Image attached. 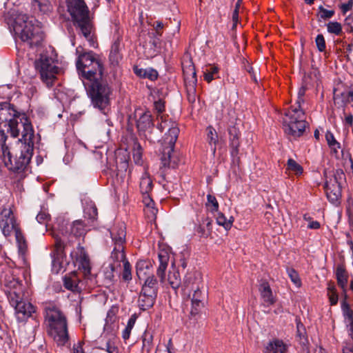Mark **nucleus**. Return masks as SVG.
Returning <instances> with one entry per match:
<instances>
[{
  "label": "nucleus",
  "mask_w": 353,
  "mask_h": 353,
  "mask_svg": "<svg viewBox=\"0 0 353 353\" xmlns=\"http://www.w3.org/2000/svg\"><path fill=\"white\" fill-rule=\"evenodd\" d=\"M134 72L137 76L140 77L148 78L152 81L157 79L158 77V72L157 70L150 68L143 69L134 67Z\"/></svg>",
  "instance_id": "32"
},
{
  "label": "nucleus",
  "mask_w": 353,
  "mask_h": 353,
  "mask_svg": "<svg viewBox=\"0 0 353 353\" xmlns=\"http://www.w3.org/2000/svg\"><path fill=\"white\" fill-rule=\"evenodd\" d=\"M54 245L57 254L62 255L65 248L63 241L60 238L56 237Z\"/></svg>",
  "instance_id": "57"
},
{
  "label": "nucleus",
  "mask_w": 353,
  "mask_h": 353,
  "mask_svg": "<svg viewBox=\"0 0 353 353\" xmlns=\"http://www.w3.org/2000/svg\"><path fill=\"white\" fill-rule=\"evenodd\" d=\"M19 252L21 255H24L27 250V243L26 241L21 232V230H17V232L14 233Z\"/></svg>",
  "instance_id": "37"
},
{
  "label": "nucleus",
  "mask_w": 353,
  "mask_h": 353,
  "mask_svg": "<svg viewBox=\"0 0 353 353\" xmlns=\"http://www.w3.org/2000/svg\"><path fill=\"white\" fill-rule=\"evenodd\" d=\"M207 130V139L209 144L213 145L212 150L214 153L216 151V145L218 142V135L215 129L212 126H208Z\"/></svg>",
  "instance_id": "39"
},
{
  "label": "nucleus",
  "mask_w": 353,
  "mask_h": 353,
  "mask_svg": "<svg viewBox=\"0 0 353 353\" xmlns=\"http://www.w3.org/2000/svg\"><path fill=\"white\" fill-rule=\"evenodd\" d=\"M19 252L21 255H24L27 250V243L26 241L21 232V230H17V232L14 233Z\"/></svg>",
  "instance_id": "38"
},
{
  "label": "nucleus",
  "mask_w": 353,
  "mask_h": 353,
  "mask_svg": "<svg viewBox=\"0 0 353 353\" xmlns=\"http://www.w3.org/2000/svg\"><path fill=\"white\" fill-rule=\"evenodd\" d=\"M287 273L291 281L297 287L301 286V281L298 272L293 268H288Z\"/></svg>",
  "instance_id": "49"
},
{
  "label": "nucleus",
  "mask_w": 353,
  "mask_h": 353,
  "mask_svg": "<svg viewBox=\"0 0 353 353\" xmlns=\"http://www.w3.org/2000/svg\"><path fill=\"white\" fill-rule=\"evenodd\" d=\"M139 186L141 194L150 193L152 191L153 188L152 181L147 172L142 175Z\"/></svg>",
  "instance_id": "34"
},
{
  "label": "nucleus",
  "mask_w": 353,
  "mask_h": 353,
  "mask_svg": "<svg viewBox=\"0 0 353 353\" xmlns=\"http://www.w3.org/2000/svg\"><path fill=\"white\" fill-rule=\"evenodd\" d=\"M318 10L319 12L317 16L320 19L323 20L332 18L335 13L334 10H327L324 8L323 6H320L318 8Z\"/></svg>",
  "instance_id": "50"
},
{
  "label": "nucleus",
  "mask_w": 353,
  "mask_h": 353,
  "mask_svg": "<svg viewBox=\"0 0 353 353\" xmlns=\"http://www.w3.org/2000/svg\"><path fill=\"white\" fill-rule=\"evenodd\" d=\"M206 206L212 212H218L219 203L214 196L211 194L207 195Z\"/></svg>",
  "instance_id": "47"
},
{
  "label": "nucleus",
  "mask_w": 353,
  "mask_h": 353,
  "mask_svg": "<svg viewBox=\"0 0 353 353\" xmlns=\"http://www.w3.org/2000/svg\"><path fill=\"white\" fill-rule=\"evenodd\" d=\"M341 309L348 335L353 340V310L345 301L342 303Z\"/></svg>",
  "instance_id": "18"
},
{
  "label": "nucleus",
  "mask_w": 353,
  "mask_h": 353,
  "mask_svg": "<svg viewBox=\"0 0 353 353\" xmlns=\"http://www.w3.org/2000/svg\"><path fill=\"white\" fill-rule=\"evenodd\" d=\"M68 10L81 34L89 42L90 46L96 47V41L92 33V24L90 11L83 0H66Z\"/></svg>",
  "instance_id": "2"
},
{
  "label": "nucleus",
  "mask_w": 353,
  "mask_h": 353,
  "mask_svg": "<svg viewBox=\"0 0 353 353\" xmlns=\"http://www.w3.org/2000/svg\"><path fill=\"white\" fill-rule=\"evenodd\" d=\"M152 335L148 332L145 331L142 336V341H143V349L145 350L147 352H149L152 347Z\"/></svg>",
  "instance_id": "46"
},
{
  "label": "nucleus",
  "mask_w": 353,
  "mask_h": 353,
  "mask_svg": "<svg viewBox=\"0 0 353 353\" xmlns=\"http://www.w3.org/2000/svg\"><path fill=\"white\" fill-rule=\"evenodd\" d=\"M327 32L331 34L339 35L342 32V27L340 23L336 21H330L327 24Z\"/></svg>",
  "instance_id": "48"
},
{
  "label": "nucleus",
  "mask_w": 353,
  "mask_h": 353,
  "mask_svg": "<svg viewBox=\"0 0 353 353\" xmlns=\"http://www.w3.org/2000/svg\"><path fill=\"white\" fill-rule=\"evenodd\" d=\"M137 275L139 280L145 279L152 274V265L150 261L139 260L136 265Z\"/></svg>",
  "instance_id": "21"
},
{
  "label": "nucleus",
  "mask_w": 353,
  "mask_h": 353,
  "mask_svg": "<svg viewBox=\"0 0 353 353\" xmlns=\"http://www.w3.org/2000/svg\"><path fill=\"white\" fill-rule=\"evenodd\" d=\"M144 212L148 219H150V220H153L155 219L156 218L158 210L156 208H154V205H152L148 208H145Z\"/></svg>",
  "instance_id": "58"
},
{
  "label": "nucleus",
  "mask_w": 353,
  "mask_h": 353,
  "mask_svg": "<svg viewBox=\"0 0 353 353\" xmlns=\"http://www.w3.org/2000/svg\"><path fill=\"white\" fill-rule=\"evenodd\" d=\"M325 139L332 152L338 158L339 157V150L341 148L340 143L335 139L334 134L330 131L326 132Z\"/></svg>",
  "instance_id": "31"
},
{
  "label": "nucleus",
  "mask_w": 353,
  "mask_h": 353,
  "mask_svg": "<svg viewBox=\"0 0 353 353\" xmlns=\"http://www.w3.org/2000/svg\"><path fill=\"white\" fill-rule=\"evenodd\" d=\"M9 133L14 138L19 137V145H34V130L31 121L27 116L23 113L19 118L11 124L6 134Z\"/></svg>",
  "instance_id": "7"
},
{
  "label": "nucleus",
  "mask_w": 353,
  "mask_h": 353,
  "mask_svg": "<svg viewBox=\"0 0 353 353\" xmlns=\"http://www.w3.org/2000/svg\"><path fill=\"white\" fill-rule=\"evenodd\" d=\"M168 282L173 289H177L181 285V278L179 272H170L168 274Z\"/></svg>",
  "instance_id": "42"
},
{
  "label": "nucleus",
  "mask_w": 353,
  "mask_h": 353,
  "mask_svg": "<svg viewBox=\"0 0 353 353\" xmlns=\"http://www.w3.org/2000/svg\"><path fill=\"white\" fill-rule=\"evenodd\" d=\"M14 308L17 319L21 321L26 320L35 312L34 307L30 303L23 301L17 303Z\"/></svg>",
  "instance_id": "17"
},
{
  "label": "nucleus",
  "mask_w": 353,
  "mask_h": 353,
  "mask_svg": "<svg viewBox=\"0 0 353 353\" xmlns=\"http://www.w3.org/2000/svg\"><path fill=\"white\" fill-rule=\"evenodd\" d=\"M159 265L157 271V274L159 277L160 281L163 283L165 279V270L167 269L170 256L167 251L161 250L158 254Z\"/></svg>",
  "instance_id": "22"
},
{
  "label": "nucleus",
  "mask_w": 353,
  "mask_h": 353,
  "mask_svg": "<svg viewBox=\"0 0 353 353\" xmlns=\"http://www.w3.org/2000/svg\"><path fill=\"white\" fill-rule=\"evenodd\" d=\"M202 285V275L199 272H192L187 274L184 279V286L185 289L190 290Z\"/></svg>",
  "instance_id": "20"
},
{
  "label": "nucleus",
  "mask_w": 353,
  "mask_h": 353,
  "mask_svg": "<svg viewBox=\"0 0 353 353\" xmlns=\"http://www.w3.org/2000/svg\"><path fill=\"white\" fill-rule=\"evenodd\" d=\"M347 92H341L340 94H334V101L336 105L344 107L347 103Z\"/></svg>",
  "instance_id": "54"
},
{
  "label": "nucleus",
  "mask_w": 353,
  "mask_h": 353,
  "mask_svg": "<svg viewBox=\"0 0 353 353\" xmlns=\"http://www.w3.org/2000/svg\"><path fill=\"white\" fill-rule=\"evenodd\" d=\"M137 316L136 314H132L128 319L127 325L122 332V337L124 340H127L130 338L131 331L135 324Z\"/></svg>",
  "instance_id": "40"
},
{
  "label": "nucleus",
  "mask_w": 353,
  "mask_h": 353,
  "mask_svg": "<svg viewBox=\"0 0 353 353\" xmlns=\"http://www.w3.org/2000/svg\"><path fill=\"white\" fill-rule=\"evenodd\" d=\"M78 55L76 65L81 76L90 81L101 79L103 74V65L97 55L92 51L83 52L81 47L76 49Z\"/></svg>",
  "instance_id": "5"
},
{
  "label": "nucleus",
  "mask_w": 353,
  "mask_h": 353,
  "mask_svg": "<svg viewBox=\"0 0 353 353\" xmlns=\"http://www.w3.org/2000/svg\"><path fill=\"white\" fill-rule=\"evenodd\" d=\"M53 0H33L32 6L38 8L41 12L44 14L50 12L52 10Z\"/></svg>",
  "instance_id": "33"
},
{
  "label": "nucleus",
  "mask_w": 353,
  "mask_h": 353,
  "mask_svg": "<svg viewBox=\"0 0 353 353\" xmlns=\"http://www.w3.org/2000/svg\"><path fill=\"white\" fill-rule=\"evenodd\" d=\"M121 277L124 281L129 282L132 280V268L128 261L124 262Z\"/></svg>",
  "instance_id": "51"
},
{
  "label": "nucleus",
  "mask_w": 353,
  "mask_h": 353,
  "mask_svg": "<svg viewBox=\"0 0 353 353\" xmlns=\"http://www.w3.org/2000/svg\"><path fill=\"white\" fill-rule=\"evenodd\" d=\"M111 237L114 241V246L124 247L123 244L125 242V230L123 225L114 228L110 232Z\"/></svg>",
  "instance_id": "26"
},
{
  "label": "nucleus",
  "mask_w": 353,
  "mask_h": 353,
  "mask_svg": "<svg viewBox=\"0 0 353 353\" xmlns=\"http://www.w3.org/2000/svg\"><path fill=\"white\" fill-rule=\"evenodd\" d=\"M70 233L74 236H79L85 233V226L81 221L77 220L70 225Z\"/></svg>",
  "instance_id": "36"
},
{
  "label": "nucleus",
  "mask_w": 353,
  "mask_h": 353,
  "mask_svg": "<svg viewBox=\"0 0 353 353\" xmlns=\"http://www.w3.org/2000/svg\"><path fill=\"white\" fill-rule=\"evenodd\" d=\"M9 300L12 306L16 307L17 303L22 301L21 298L15 292H10L9 295Z\"/></svg>",
  "instance_id": "60"
},
{
  "label": "nucleus",
  "mask_w": 353,
  "mask_h": 353,
  "mask_svg": "<svg viewBox=\"0 0 353 353\" xmlns=\"http://www.w3.org/2000/svg\"><path fill=\"white\" fill-rule=\"evenodd\" d=\"M14 30L20 39L31 48L39 46L43 40V32L37 21L26 14L17 17Z\"/></svg>",
  "instance_id": "4"
},
{
  "label": "nucleus",
  "mask_w": 353,
  "mask_h": 353,
  "mask_svg": "<svg viewBox=\"0 0 353 353\" xmlns=\"http://www.w3.org/2000/svg\"><path fill=\"white\" fill-rule=\"evenodd\" d=\"M35 68L39 72L41 79L48 87L53 85L60 68L56 65L55 60L47 54H41L35 61Z\"/></svg>",
  "instance_id": "9"
},
{
  "label": "nucleus",
  "mask_w": 353,
  "mask_h": 353,
  "mask_svg": "<svg viewBox=\"0 0 353 353\" xmlns=\"http://www.w3.org/2000/svg\"><path fill=\"white\" fill-rule=\"evenodd\" d=\"M325 189L328 200L333 204H338L341 197V185L336 175L326 181Z\"/></svg>",
  "instance_id": "14"
},
{
  "label": "nucleus",
  "mask_w": 353,
  "mask_h": 353,
  "mask_svg": "<svg viewBox=\"0 0 353 353\" xmlns=\"http://www.w3.org/2000/svg\"><path fill=\"white\" fill-rule=\"evenodd\" d=\"M157 296L156 295L141 291L138 299L139 307L143 311L151 308L155 303Z\"/></svg>",
  "instance_id": "25"
},
{
  "label": "nucleus",
  "mask_w": 353,
  "mask_h": 353,
  "mask_svg": "<svg viewBox=\"0 0 353 353\" xmlns=\"http://www.w3.org/2000/svg\"><path fill=\"white\" fill-rule=\"evenodd\" d=\"M82 275L77 272H72L65 276L63 279L64 287L72 292H80L85 286L88 281L81 280Z\"/></svg>",
  "instance_id": "15"
},
{
  "label": "nucleus",
  "mask_w": 353,
  "mask_h": 353,
  "mask_svg": "<svg viewBox=\"0 0 353 353\" xmlns=\"http://www.w3.org/2000/svg\"><path fill=\"white\" fill-rule=\"evenodd\" d=\"M70 255L74 265L78 267V273L82 275L84 280L92 281L93 275L91 274L90 260L84 248L78 246L76 250L71 252Z\"/></svg>",
  "instance_id": "13"
},
{
  "label": "nucleus",
  "mask_w": 353,
  "mask_h": 353,
  "mask_svg": "<svg viewBox=\"0 0 353 353\" xmlns=\"http://www.w3.org/2000/svg\"><path fill=\"white\" fill-rule=\"evenodd\" d=\"M192 290L194 291L192 299H201V301L204 302L205 299V294L201 290V287L196 288Z\"/></svg>",
  "instance_id": "59"
},
{
  "label": "nucleus",
  "mask_w": 353,
  "mask_h": 353,
  "mask_svg": "<svg viewBox=\"0 0 353 353\" xmlns=\"http://www.w3.org/2000/svg\"><path fill=\"white\" fill-rule=\"evenodd\" d=\"M117 268L114 264L110 263L103 268L104 277L108 283H111L113 281L114 278V272Z\"/></svg>",
  "instance_id": "43"
},
{
  "label": "nucleus",
  "mask_w": 353,
  "mask_h": 353,
  "mask_svg": "<svg viewBox=\"0 0 353 353\" xmlns=\"http://www.w3.org/2000/svg\"><path fill=\"white\" fill-rule=\"evenodd\" d=\"M336 279L339 286L343 291H345L347 283L348 275L347 274L345 269L341 265H339L336 268Z\"/></svg>",
  "instance_id": "30"
},
{
  "label": "nucleus",
  "mask_w": 353,
  "mask_h": 353,
  "mask_svg": "<svg viewBox=\"0 0 353 353\" xmlns=\"http://www.w3.org/2000/svg\"><path fill=\"white\" fill-rule=\"evenodd\" d=\"M179 134V129L175 123H172L163 138V150L161 158L163 167L175 168L177 161L172 156L175 143Z\"/></svg>",
  "instance_id": "10"
},
{
  "label": "nucleus",
  "mask_w": 353,
  "mask_h": 353,
  "mask_svg": "<svg viewBox=\"0 0 353 353\" xmlns=\"http://www.w3.org/2000/svg\"><path fill=\"white\" fill-rule=\"evenodd\" d=\"M50 217V215L46 212H40L36 219L39 223L45 224L47 223Z\"/></svg>",
  "instance_id": "62"
},
{
  "label": "nucleus",
  "mask_w": 353,
  "mask_h": 353,
  "mask_svg": "<svg viewBox=\"0 0 353 353\" xmlns=\"http://www.w3.org/2000/svg\"><path fill=\"white\" fill-rule=\"evenodd\" d=\"M143 280L141 291L157 296L158 283L155 276L152 275Z\"/></svg>",
  "instance_id": "29"
},
{
  "label": "nucleus",
  "mask_w": 353,
  "mask_h": 353,
  "mask_svg": "<svg viewBox=\"0 0 353 353\" xmlns=\"http://www.w3.org/2000/svg\"><path fill=\"white\" fill-rule=\"evenodd\" d=\"M287 170L293 172L297 176L301 175L303 171V167L292 159L288 160Z\"/></svg>",
  "instance_id": "41"
},
{
  "label": "nucleus",
  "mask_w": 353,
  "mask_h": 353,
  "mask_svg": "<svg viewBox=\"0 0 353 353\" xmlns=\"http://www.w3.org/2000/svg\"><path fill=\"white\" fill-rule=\"evenodd\" d=\"M110 259L112 261L110 264H114L115 267L119 268L121 266V263L124 264L125 261H128L124 253V247L114 246L112 253Z\"/></svg>",
  "instance_id": "27"
},
{
  "label": "nucleus",
  "mask_w": 353,
  "mask_h": 353,
  "mask_svg": "<svg viewBox=\"0 0 353 353\" xmlns=\"http://www.w3.org/2000/svg\"><path fill=\"white\" fill-rule=\"evenodd\" d=\"M22 114L10 103H0V143L9 140L6 132Z\"/></svg>",
  "instance_id": "11"
},
{
  "label": "nucleus",
  "mask_w": 353,
  "mask_h": 353,
  "mask_svg": "<svg viewBox=\"0 0 353 353\" xmlns=\"http://www.w3.org/2000/svg\"><path fill=\"white\" fill-rule=\"evenodd\" d=\"M306 125L305 113L300 108H291L285 113L283 127L287 134L299 137L305 132Z\"/></svg>",
  "instance_id": "6"
},
{
  "label": "nucleus",
  "mask_w": 353,
  "mask_h": 353,
  "mask_svg": "<svg viewBox=\"0 0 353 353\" xmlns=\"http://www.w3.org/2000/svg\"><path fill=\"white\" fill-rule=\"evenodd\" d=\"M34 145H19V151L12 157L11 143H0V159L8 170L14 172H24L28 167L33 155Z\"/></svg>",
  "instance_id": "1"
},
{
  "label": "nucleus",
  "mask_w": 353,
  "mask_h": 353,
  "mask_svg": "<svg viewBox=\"0 0 353 353\" xmlns=\"http://www.w3.org/2000/svg\"><path fill=\"white\" fill-rule=\"evenodd\" d=\"M203 307L204 302L201 301V299H192L191 315H196Z\"/></svg>",
  "instance_id": "53"
},
{
  "label": "nucleus",
  "mask_w": 353,
  "mask_h": 353,
  "mask_svg": "<svg viewBox=\"0 0 353 353\" xmlns=\"http://www.w3.org/2000/svg\"><path fill=\"white\" fill-rule=\"evenodd\" d=\"M315 43L318 50L320 52H323L325 50V41L323 34H318L315 39Z\"/></svg>",
  "instance_id": "56"
},
{
  "label": "nucleus",
  "mask_w": 353,
  "mask_h": 353,
  "mask_svg": "<svg viewBox=\"0 0 353 353\" xmlns=\"http://www.w3.org/2000/svg\"><path fill=\"white\" fill-rule=\"evenodd\" d=\"M288 345L281 339H274L270 341L264 349V353H285Z\"/></svg>",
  "instance_id": "23"
},
{
  "label": "nucleus",
  "mask_w": 353,
  "mask_h": 353,
  "mask_svg": "<svg viewBox=\"0 0 353 353\" xmlns=\"http://www.w3.org/2000/svg\"><path fill=\"white\" fill-rule=\"evenodd\" d=\"M218 72V68L216 66L210 65L207 68L204 72V79L208 83L214 79V75Z\"/></svg>",
  "instance_id": "55"
},
{
  "label": "nucleus",
  "mask_w": 353,
  "mask_h": 353,
  "mask_svg": "<svg viewBox=\"0 0 353 353\" xmlns=\"http://www.w3.org/2000/svg\"><path fill=\"white\" fill-rule=\"evenodd\" d=\"M327 290L330 304L332 305H336L338 302L339 296L334 285L333 283H328Z\"/></svg>",
  "instance_id": "44"
},
{
  "label": "nucleus",
  "mask_w": 353,
  "mask_h": 353,
  "mask_svg": "<svg viewBox=\"0 0 353 353\" xmlns=\"http://www.w3.org/2000/svg\"><path fill=\"white\" fill-rule=\"evenodd\" d=\"M85 216L91 220H95L98 215L97 208L94 204H90L84 210Z\"/></svg>",
  "instance_id": "52"
},
{
  "label": "nucleus",
  "mask_w": 353,
  "mask_h": 353,
  "mask_svg": "<svg viewBox=\"0 0 353 353\" xmlns=\"http://www.w3.org/2000/svg\"><path fill=\"white\" fill-rule=\"evenodd\" d=\"M46 319L49 329L48 334L59 346L65 345L69 343V334L66 317L62 312L54 305L46 308Z\"/></svg>",
  "instance_id": "3"
},
{
  "label": "nucleus",
  "mask_w": 353,
  "mask_h": 353,
  "mask_svg": "<svg viewBox=\"0 0 353 353\" xmlns=\"http://www.w3.org/2000/svg\"><path fill=\"white\" fill-rule=\"evenodd\" d=\"M233 220H228L223 214L219 212L216 216V223L218 225L223 226L225 230H228L232 225Z\"/></svg>",
  "instance_id": "45"
},
{
  "label": "nucleus",
  "mask_w": 353,
  "mask_h": 353,
  "mask_svg": "<svg viewBox=\"0 0 353 353\" xmlns=\"http://www.w3.org/2000/svg\"><path fill=\"white\" fill-rule=\"evenodd\" d=\"M228 134L230 145L231 147V155L232 157H236L239 154V148L240 145V131L236 125H233L228 128Z\"/></svg>",
  "instance_id": "19"
},
{
  "label": "nucleus",
  "mask_w": 353,
  "mask_h": 353,
  "mask_svg": "<svg viewBox=\"0 0 353 353\" xmlns=\"http://www.w3.org/2000/svg\"><path fill=\"white\" fill-rule=\"evenodd\" d=\"M142 195H143V202L145 208H148V207L152 206V205H154V201L152 199V198L149 195V193L142 194Z\"/></svg>",
  "instance_id": "63"
},
{
  "label": "nucleus",
  "mask_w": 353,
  "mask_h": 353,
  "mask_svg": "<svg viewBox=\"0 0 353 353\" xmlns=\"http://www.w3.org/2000/svg\"><path fill=\"white\" fill-rule=\"evenodd\" d=\"M306 88L305 86H301L298 91V97L296 100V103L298 104L299 108H301V104L303 103L304 99L303 97L305 94Z\"/></svg>",
  "instance_id": "61"
},
{
  "label": "nucleus",
  "mask_w": 353,
  "mask_h": 353,
  "mask_svg": "<svg viewBox=\"0 0 353 353\" xmlns=\"http://www.w3.org/2000/svg\"><path fill=\"white\" fill-rule=\"evenodd\" d=\"M153 126L152 115L150 112H143L137 121V127L139 131H146Z\"/></svg>",
  "instance_id": "28"
},
{
  "label": "nucleus",
  "mask_w": 353,
  "mask_h": 353,
  "mask_svg": "<svg viewBox=\"0 0 353 353\" xmlns=\"http://www.w3.org/2000/svg\"><path fill=\"white\" fill-rule=\"evenodd\" d=\"M0 229L6 237L21 230L11 205L4 206L0 212Z\"/></svg>",
  "instance_id": "12"
},
{
  "label": "nucleus",
  "mask_w": 353,
  "mask_h": 353,
  "mask_svg": "<svg viewBox=\"0 0 353 353\" xmlns=\"http://www.w3.org/2000/svg\"><path fill=\"white\" fill-rule=\"evenodd\" d=\"M259 290L265 305L269 306L275 303V298L268 282L263 281L259 285Z\"/></svg>",
  "instance_id": "24"
},
{
  "label": "nucleus",
  "mask_w": 353,
  "mask_h": 353,
  "mask_svg": "<svg viewBox=\"0 0 353 353\" xmlns=\"http://www.w3.org/2000/svg\"><path fill=\"white\" fill-rule=\"evenodd\" d=\"M87 93L94 108L103 110L109 105L112 91L107 83L99 81L98 79L92 80L88 88Z\"/></svg>",
  "instance_id": "8"
},
{
  "label": "nucleus",
  "mask_w": 353,
  "mask_h": 353,
  "mask_svg": "<svg viewBox=\"0 0 353 353\" xmlns=\"http://www.w3.org/2000/svg\"><path fill=\"white\" fill-rule=\"evenodd\" d=\"M182 67L185 82L194 87L196 83L197 79L193 62L190 58L187 57L183 60Z\"/></svg>",
  "instance_id": "16"
},
{
  "label": "nucleus",
  "mask_w": 353,
  "mask_h": 353,
  "mask_svg": "<svg viewBox=\"0 0 353 353\" xmlns=\"http://www.w3.org/2000/svg\"><path fill=\"white\" fill-rule=\"evenodd\" d=\"M120 43L119 41H115L111 46L109 59L112 64L117 65L121 59V56L119 52Z\"/></svg>",
  "instance_id": "35"
},
{
  "label": "nucleus",
  "mask_w": 353,
  "mask_h": 353,
  "mask_svg": "<svg viewBox=\"0 0 353 353\" xmlns=\"http://www.w3.org/2000/svg\"><path fill=\"white\" fill-rule=\"evenodd\" d=\"M345 25L349 27L350 32H353V14H350L345 18Z\"/></svg>",
  "instance_id": "64"
}]
</instances>
